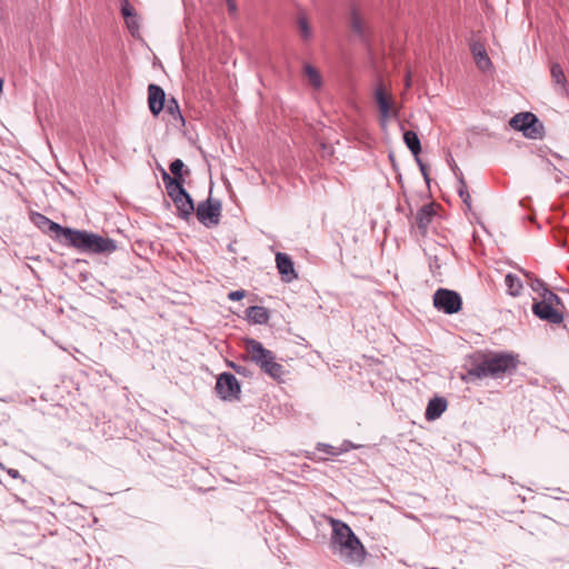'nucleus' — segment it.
<instances>
[{
    "label": "nucleus",
    "mask_w": 569,
    "mask_h": 569,
    "mask_svg": "<svg viewBox=\"0 0 569 569\" xmlns=\"http://www.w3.org/2000/svg\"><path fill=\"white\" fill-rule=\"evenodd\" d=\"M523 274L528 279V284L531 288V290L536 293V297H542L545 296V293L552 292L543 280L535 277L532 273L527 271H523Z\"/></svg>",
    "instance_id": "21"
},
{
    "label": "nucleus",
    "mask_w": 569,
    "mask_h": 569,
    "mask_svg": "<svg viewBox=\"0 0 569 569\" xmlns=\"http://www.w3.org/2000/svg\"><path fill=\"white\" fill-rule=\"evenodd\" d=\"M415 159H416V161H417V163H418L419 168H420V167L426 166V164L422 162V160L420 159L419 154H418L417 157H415Z\"/></svg>",
    "instance_id": "38"
},
{
    "label": "nucleus",
    "mask_w": 569,
    "mask_h": 569,
    "mask_svg": "<svg viewBox=\"0 0 569 569\" xmlns=\"http://www.w3.org/2000/svg\"><path fill=\"white\" fill-rule=\"evenodd\" d=\"M305 74L306 77L308 78V81L309 83L315 88V89H320L321 86H322V78H321V74L319 73V71L312 67L311 64H305Z\"/></svg>",
    "instance_id": "25"
},
{
    "label": "nucleus",
    "mask_w": 569,
    "mask_h": 569,
    "mask_svg": "<svg viewBox=\"0 0 569 569\" xmlns=\"http://www.w3.org/2000/svg\"><path fill=\"white\" fill-rule=\"evenodd\" d=\"M116 250L117 242L113 239L93 233L91 253H112Z\"/></svg>",
    "instance_id": "18"
},
{
    "label": "nucleus",
    "mask_w": 569,
    "mask_h": 569,
    "mask_svg": "<svg viewBox=\"0 0 569 569\" xmlns=\"http://www.w3.org/2000/svg\"><path fill=\"white\" fill-rule=\"evenodd\" d=\"M184 168V163L180 159H176L170 163V172L172 179H183L182 170Z\"/></svg>",
    "instance_id": "30"
},
{
    "label": "nucleus",
    "mask_w": 569,
    "mask_h": 569,
    "mask_svg": "<svg viewBox=\"0 0 569 569\" xmlns=\"http://www.w3.org/2000/svg\"><path fill=\"white\" fill-rule=\"evenodd\" d=\"M8 473L12 477V478H18L19 477V471L16 470V469H10L8 471Z\"/></svg>",
    "instance_id": "37"
},
{
    "label": "nucleus",
    "mask_w": 569,
    "mask_h": 569,
    "mask_svg": "<svg viewBox=\"0 0 569 569\" xmlns=\"http://www.w3.org/2000/svg\"><path fill=\"white\" fill-rule=\"evenodd\" d=\"M162 180L171 200L179 196L184 197V193H187V190L183 187L184 179H172L167 171L162 170Z\"/></svg>",
    "instance_id": "16"
},
{
    "label": "nucleus",
    "mask_w": 569,
    "mask_h": 569,
    "mask_svg": "<svg viewBox=\"0 0 569 569\" xmlns=\"http://www.w3.org/2000/svg\"><path fill=\"white\" fill-rule=\"evenodd\" d=\"M298 27L303 40H309L312 37V31L306 17L300 16L298 18Z\"/></svg>",
    "instance_id": "29"
},
{
    "label": "nucleus",
    "mask_w": 569,
    "mask_h": 569,
    "mask_svg": "<svg viewBox=\"0 0 569 569\" xmlns=\"http://www.w3.org/2000/svg\"><path fill=\"white\" fill-rule=\"evenodd\" d=\"M321 448H319L320 450H323L325 452L329 453V455H337V450L330 446V445H320Z\"/></svg>",
    "instance_id": "35"
},
{
    "label": "nucleus",
    "mask_w": 569,
    "mask_h": 569,
    "mask_svg": "<svg viewBox=\"0 0 569 569\" xmlns=\"http://www.w3.org/2000/svg\"><path fill=\"white\" fill-rule=\"evenodd\" d=\"M332 535L330 548L347 562H358L365 553L363 546L351 528L339 519H330Z\"/></svg>",
    "instance_id": "1"
},
{
    "label": "nucleus",
    "mask_w": 569,
    "mask_h": 569,
    "mask_svg": "<svg viewBox=\"0 0 569 569\" xmlns=\"http://www.w3.org/2000/svg\"><path fill=\"white\" fill-rule=\"evenodd\" d=\"M447 400L445 398H432L427 405L425 417L428 421L438 419L447 409Z\"/></svg>",
    "instance_id": "19"
},
{
    "label": "nucleus",
    "mask_w": 569,
    "mask_h": 569,
    "mask_svg": "<svg viewBox=\"0 0 569 569\" xmlns=\"http://www.w3.org/2000/svg\"><path fill=\"white\" fill-rule=\"evenodd\" d=\"M92 236V232L86 230L68 228V230H66V236L63 239L66 241V244L73 247L81 252L91 253Z\"/></svg>",
    "instance_id": "9"
},
{
    "label": "nucleus",
    "mask_w": 569,
    "mask_h": 569,
    "mask_svg": "<svg viewBox=\"0 0 569 569\" xmlns=\"http://www.w3.org/2000/svg\"><path fill=\"white\" fill-rule=\"evenodd\" d=\"M172 201L178 210V216L182 220L188 221L192 212L194 211V204L191 196L187 192L184 193V197L179 196L172 199Z\"/></svg>",
    "instance_id": "17"
},
{
    "label": "nucleus",
    "mask_w": 569,
    "mask_h": 569,
    "mask_svg": "<svg viewBox=\"0 0 569 569\" xmlns=\"http://www.w3.org/2000/svg\"><path fill=\"white\" fill-rule=\"evenodd\" d=\"M563 303L560 297L553 292L542 297H533L532 313L540 320L551 325H560L563 321Z\"/></svg>",
    "instance_id": "4"
},
{
    "label": "nucleus",
    "mask_w": 569,
    "mask_h": 569,
    "mask_svg": "<svg viewBox=\"0 0 569 569\" xmlns=\"http://www.w3.org/2000/svg\"><path fill=\"white\" fill-rule=\"evenodd\" d=\"M518 362L519 361L513 353L493 352L483 355L473 363L468 373L469 376L478 379L486 377L501 379L506 376L512 375L517 370Z\"/></svg>",
    "instance_id": "2"
},
{
    "label": "nucleus",
    "mask_w": 569,
    "mask_h": 569,
    "mask_svg": "<svg viewBox=\"0 0 569 569\" xmlns=\"http://www.w3.org/2000/svg\"><path fill=\"white\" fill-rule=\"evenodd\" d=\"M246 347L251 360L257 363L266 375L274 380L282 378L284 368L281 363L276 361V356L271 350L266 349L261 342L254 339H248Z\"/></svg>",
    "instance_id": "3"
},
{
    "label": "nucleus",
    "mask_w": 569,
    "mask_h": 569,
    "mask_svg": "<svg viewBox=\"0 0 569 569\" xmlns=\"http://www.w3.org/2000/svg\"><path fill=\"white\" fill-rule=\"evenodd\" d=\"M166 93L164 90L154 83L148 86V106L150 112L153 116H158L163 109L166 104Z\"/></svg>",
    "instance_id": "12"
},
{
    "label": "nucleus",
    "mask_w": 569,
    "mask_h": 569,
    "mask_svg": "<svg viewBox=\"0 0 569 569\" xmlns=\"http://www.w3.org/2000/svg\"><path fill=\"white\" fill-rule=\"evenodd\" d=\"M198 220L206 227L217 226L221 214L220 201H212L210 198L198 203L196 208Z\"/></svg>",
    "instance_id": "8"
},
{
    "label": "nucleus",
    "mask_w": 569,
    "mask_h": 569,
    "mask_svg": "<svg viewBox=\"0 0 569 569\" xmlns=\"http://www.w3.org/2000/svg\"><path fill=\"white\" fill-rule=\"evenodd\" d=\"M510 127L517 131H521L528 139H542L545 128L532 112H520L513 116L509 122Z\"/></svg>",
    "instance_id": "5"
},
{
    "label": "nucleus",
    "mask_w": 569,
    "mask_h": 569,
    "mask_svg": "<svg viewBox=\"0 0 569 569\" xmlns=\"http://www.w3.org/2000/svg\"><path fill=\"white\" fill-rule=\"evenodd\" d=\"M276 263L281 278L286 282H291L292 280L298 278L296 273L293 262L291 258L283 252H277L276 254Z\"/></svg>",
    "instance_id": "13"
},
{
    "label": "nucleus",
    "mask_w": 569,
    "mask_h": 569,
    "mask_svg": "<svg viewBox=\"0 0 569 569\" xmlns=\"http://www.w3.org/2000/svg\"><path fill=\"white\" fill-rule=\"evenodd\" d=\"M436 217L433 203L422 206L416 213L415 223L411 228H417L421 236H426L431 222Z\"/></svg>",
    "instance_id": "10"
},
{
    "label": "nucleus",
    "mask_w": 569,
    "mask_h": 569,
    "mask_svg": "<svg viewBox=\"0 0 569 569\" xmlns=\"http://www.w3.org/2000/svg\"><path fill=\"white\" fill-rule=\"evenodd\" d=\"M403 141L407 148L411 151L413 157L421 152V143L418 134L415 131L408 130L403 133Z\"/></svg>",
    "instance_id": "23"
},
{
    "label": "nucleus",
    "mask_w": 569,
    "mask_h": 569,
    "mask_svg": "<svg viewBox=\"0 0 569 569\" xmlns=\"http://www.w3.org/2000/svg\"><path fill=\"white\" fill-rule=\"evenodd\" d=\"M32 222L46 233H54L57 239L64 238L68 227H62L59 223L50 220L42 213H33L31 216Z\"/></svg>",
    "instance_id": "11"
},
{
    "label": "nucleus",
    "mask_w": 569,
    "mask_h": 569,
    "mask_svg": "<svg viewBox=\"0 0 569 569\" xmlns=\"http://www.w3.org/2000/svg\"><path fill=\"white\" fill-rule=\"evenodd\" d=\"M232 367L237 370V373H240V372H241V371H240V369H239V368H237L234 365H232Z\"/></svg>",
    "instance_id": "39"
},
{
    "label": "nucleus",
    "mask_w": 569,
    "mask_h": 569,
    "mask_svg": "<svg viewBox=\"0 0 569 569\" xmlns=\"http://www.w3.org/2000/svg\"><path fill=\"white\" fill-rule=\"evenodd\" d=\"M214 389L217 395L224 401H234L240 399V383L230 372H223L218 376Z\"/></svg>",
    "instance_id": "6"
},
{
    "label": "nucleus",
    "mask_w": 569,
    "mask_h": 569,
    "mask_svg": "<svg viewBox=\"0 0 569 569\" xmlns=\"http://www.w3.org/2000/svg\"><path fill=\"white\" fill-rule=\"evenodd\" d=\"M121 13L124 19L132 18L136 16L134 9L128 0H121Z\"/></svg>",
    "instance_id": "31"
},
{
    "label": "nucleus",
    "mask_w": 569,
    "mask_h": 569,
    "mask_svg": "<svg viewBox=\"0 0 569 569\" xmlns=\"http://www.w3.org/2000/svg\"><path fill=\"white\" fill-rule=\"evenodd\" d=\"M229 14L234 18L238 16V6L236 0H226Z\"/></svg>",
    "instance_id": "33"
},
{
    "label": "nucleus",
    "mask_w": 569,
    "mask_h": 569,
    "mask_svg": "<svg viewBox=\"0 0 569 569\" xmlns=\"http://www.w3.org/2000/svg\"><path fill=\"white\" fill-rule=\"evenodd\" d=\"M461 298L452 290L440 288L433 295V306L445 313H457L461 309Z\"/></svg>",
    "instance_id": "7"
},
{
    "label": "nucleus",
    "mask_w": 569,
    "mask_h": 569,
    "mask_svg": "<svg viewBox=\"0 0 569 569\" xmlns=\"http://www.w3.org/2000/svg\"><path fill=\"white\" fill-rule=\"evenodd\" d=\"M244 297H246V291L244 290H234V291H230L228 293V299L232 300V301L241 300Z\"/></svg>",
    "instance_id": "34"
},
{
    "label": "nucleus",
    "mask_w": 569,
    "mask_h": 569,
    "mask_svg": "<svg viewBox=\"0 0 569 569\" xmlns=\"http://www.w3.org/2000/svg\"><path fill=\"white\" fill-rule=\"evenodd\" d=\"M458 182H459V186H458L457 190H458L459 197L461 198L463 203L468 207V209H470L471 208V196L468 191L467 183L461 173H460V177L458 178Z\"/></svg>",
    "instance_id": "26"
},
{
    "label": "nucleus",
    "mask_w": 569,
    "mask_h": 569,
    "mask_svg": "<svg viewBox=\"0 0 569 569\" xmlns=\"http://www.w3.org/2000/svg\"><path fill=\"white\" fill-rule=\"evenodd\" d=\"M351 29L353 33L358 34L359 37H365L363 22L360 14L356 10H352L351 12Z\"/></svg>",
    "instance_id": "27"
},
{
    "label": "nucleus",
    "mask_w": 569,
    "mask_h": 569,
    "mask_svg": "<svg viewBox=\"0 0 569 569\" xmlns=\"http://www.w3.org/2000/svg\"><path fill=\"white\" fill-rule=\"evenodd\" d=\"M551 77L553 81L561 86L563 89L566 88L567 79L565 72L559 63L551 64Z\"/></svg>",
    "instance_id": "28"
},
{
    "label": "nucleus",
    "mask_w": 569,
    "mask_h": 569,
    "mask_svg": "<svg viewBox=\"0 0 569 569\" xmlns=\"http://www.w3.org/2000/svg\"><path fill=\"white\" fill-rule=\"evenodd\" d=\"M419 169L423 176L425 181L427 182V184H429L430 178H429L427 166L420 167Z\"/></svg>",
    "instance_id": "36"
},
{
    "label": "nucleus",
    "mask_w": 569,
    "mask_h": 569,
    "mask_svg": "<svg viewBox=\"0 0 569 569\" xmlns=\"http://www.w3.org/2000/svg\"><path fill=\"white\" fill-rule=\"evenodd\" d=\"M247 319L256 325H264L268 322L270 315L267 308L260 306H251L246 310Z\"/></svg>",
    "instance_id": "20"
},
{
    "label": "nucleus",
    "mask_w": 569,
    "mask_h": 569,
    "mask_svg": "<svg viewBox=\"0 0 569 569\" xmlns=\"http://www.w3.org/2000/svg\"><path fill=\"white\" fill-rule=\"evenodd\" d=\"M375 99L379 108L381 120L382 122H386L391 113V102L381 82L378 83L375 90Z\"/></svg>",
    "instance_id": "15"
},
{
    "label": "nucleus",
    "mask_w": 569,
    "mask_h": 569,
    "mask_svg": "<svg viewBox=\"0 0 569 569\" xmlns=\"http://www.w3.org/2000/svg\"><path fill=\"white\" fill-rule=\"evenodd\" d=\"M471 51L479 69L485 71L490 68L491 61L481 44H473Z\"/></svg>",
    "instance_id": "22"
},
{
    "label": "nucleus",
    "mask_w": 569,
    "mask_h": 569,
    "mask_svg": "<svg viewBox=\"0 0 569 569\" xmlns=\"http://www.w3.org/2000/svg\"><path fill=\"white\" fill-rule=\"evenodd\" d=\"M164 111L166 116H168V123L171 126L179 128L184 126V118L181 113L180 107L176 98H170L167 100L164 104Z\"/></svg>",
    "instance_id": "14"
},
{
    "label": "nucleus",
    "mask_w": 569,
    "mask_h": 569,
    "mask_svg": "<svg viewBox=\"0 0 569 569\" xmlns=\"http://www.w3.org/2000/svg\"><path fill=\"white\" fill-rule=\"evenodd\" d=\"M126 20V24L130 31V33L132 36H136L139 31V23H138V20H137V16L132 17V18H128V19H124Z\"/></svg>",
    "instance_id": "32"
},
{
    "label": "nucleus",
    "mask_w": 569,
    "mask_h": 569,
    "mask_svg": "<svg viewBox=\"0 0 569 569\" xmlns=\"http://www.w3.org/2000/svg\"><path fill=\"white\" fill-rule=\"evenodd\" d=\"M508 295L517 297L522 290V282L518 276L508 273L505 278Z\"/></svg>",
    "instance_id": "24"
}]
</instances>
